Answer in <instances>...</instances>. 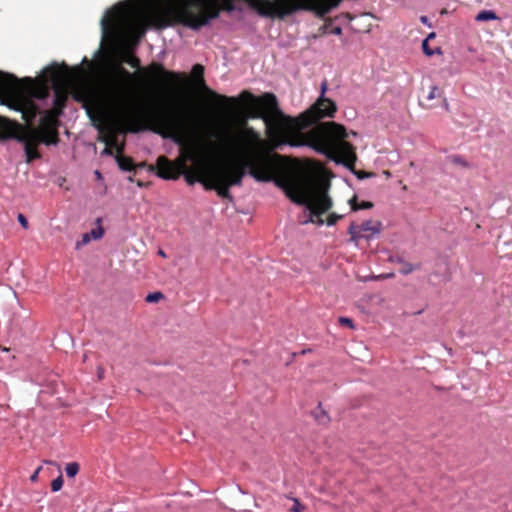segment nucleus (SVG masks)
<instances>
[{
  "label": "nucleus",
  "instance_id": "obj_11",
  "mask_svg": "<svg viewBox=\"0 0 512 512\" xmlns=\"http://www.w3.org/2000/svg\"><path fill=\"white\" fill-rule=\"evenodd\" d=\"M123 151H124V147L121 146L118 149V154L115 155V159L117 161L119 168L123 171L135 170V164L133 162V159L131 157L124 156Z\"/></svg>",
  "mask_w": 512,
  "mask_h": 512
},
{
  "label": "nucleus",
  "instance_id": "obj_35",
  "mask_svg": "<svg viewBox=\"0 0 512 512\" xmlns=\"http://www.w3.org/2000/svg\"><path fill=\"white\" fill-rule=\"evenodd\" d=\"M332 33L335 35H340L342 33V29L339 26H336L332 29Z\"/></svg>",
  "mask_w": 512,
  "mask_h": 512
},
{
  "label": "nucleus",
  "instance_id": "obj_6",
  "mask_svg": "<svg viewBox=\"0 0 512 512\" xmlns=\"http://www.w3.org/2000/svg\"><path fill=\"white\" fill-rule=\"evenodd\" d=\"M27 124V126L22 127L17 122H14L12 125L13 136L10 139H16L24 144L26 161L30 163L41 157L37 147L40 143H44V140L40 137L39 131L32 123Z\"/></svg>",
  "mask_w": 512,
  "mask_h": 512
},
{
  "label": "nucleus",
  "instance_id": "obj_13",
  "mask_svg": "<svg viewBox=\"0 0 512 512\" xmlns=\"http://www.w3.org/2000/svg\"><path fill=\"white\" fill-rule=\"evenodd\" d=\"M349 203L351 205V209L353 211L363 210V209H370L373 207V203L369 201H362L360 204L357 203V197L354 196L349 200Z\"/></svg>",
  "mask_w": 512,
  "mask_h": 512
},
{
  "label": "nucleus",
  "instance_id": "obj_24",
  "mask_svg": "<svg viewBox=\"0 0 512 512\" xmlns=\"http://www.w3.org/2000/svg\"><path fill=\"white\" fill-rule=\"evenodd\" d=\"M343 216L342 215H338L336 213H331L329 214L327 220H326V224L328 226H332L334 224H336V222L341 219Z\"/></svg>",
  "mask_w": 512,
  "mask_h": 512
},
{
  "label": "nucleus",
  "instance_id": "obj_8",
  "mask_svg": "<svg viewBox=\"0 0 512 512\" xmlns=\"http://www.w3.org/2000/svg\"><path fill=\"white\" fill-rule=\"evenodd\" d=\"M60 114L52 110H46L43 116L40 118V125L36 127L39 131L40 137L44 140L46 145L57 144L59 141L57 131V118Z\"/></svg>",
  "mask_w": 512,
  "mask_h": 512
},
{
  "label": "nucleus",
  "instance_id": "obj_32",
  "mask_svg": "<svg viewBox=\"0 0 512 512\" xmlns=\"http://www.w3.org/2000/svg\"><path fill=\"white\" fill-rule=\"evenodd\" d=\"M105 370L102 366L97 367V376L99 380H102L104 378Z\"/></svg>",
  "mask_w": 512,
  "mask_h": 512
},
{
  "label": "nucleus",
  "instance_id": "obj_10",
  "mask_svg": "<svg viewBox=\"0 0 512 512\" xmlns=\"http://www.w3.org/2000/svg\"><path fill=\"white\" fill-rule=\"evenodd\" d=\"M141 73L171 85H178L186 81V76L184 74L169 71L158 62H152L148 67L142 69Z\"/></svg>",
  "mask_w": 512,
  "mask_h": 512
},
{
  "label": "nucleus",
  "instance_id": "obj_37",
  "mask_svg": "<svg viewBox=\"0 0 512 512\" xmlns=\"http://www.w3.org/2000/svg\"><path fill=\"white\" fill-rule=\"evenodd\" d=\"M158 255L163 257V258H166V253L162 249L158 250Z\"/></svg>",
  "mask_w": 512,
  "mask_h": 512
},
{
  "label": "nucleus",
  "instance_id": "obj_9",
  "mask_svg": "<svg viewBox=\"0 0 512 512\" xmlns=\"http://www.w3.org/2000/svg\"><path fill=\"white\" fill-rule=\"evenodd\" d=\"M381 230V222L367 220L361 225H357L355 222H352L348 228V234L350 235V241L357 246L360 239H372L379 235Z\"/></svg>",
  "mask_w": 512,
  "mask_h": 512
},
{
  "label": "nucleus",
  "instance_id": "obj_39",
  "mask_svg": "<svg viewBox=\"0 0 512 512\" xmlns=\"http://www.w3.org/2000/svg\"><path fill=\"white\" fill-rule=\"evenodd\" d=\"M443 102H444V107H445V109H446V110H448V109H449V104H448V102L446 101V99H443Z\"/></svg>",
  "mask_w": 512,
  "mask_h": 512
},
{
  "label": "nucleus",
  "instance_id": "obj_14",
  "mask_svg": "<svg viewBox=\"0 0 512 512\" xmlns=\"http://www.w3.org/2000/svg\"><path fill=\"white\" fill-rule=\"evenodd\" d=\"M475 19L479 22L495 20L497 19V15L491 10H482L476 15Z\"/></svg>",
  "mask_w": 512,
  "mask_h": 512
},
{
  "label": "nucleus",
  "instance_id": "obj_2",
  "mask_svg": "<svg viewBox=\"0 0 512 512\" xmlns=\"http://www.w3.org/2000/svg\"><path fill=\"white\" fill-rule=\"evenodd\" d=\"M325 91L324 82L320 98L298 117L285 115L279 108L276 96L270 92L255 96L249 91H243L240 98L249 110L250 118H260L264 121L271 149H278L284 145L308 146L324 154L328 159L353 170L357 156L353 145L346 141L348 133L343 125L324 122L306 133L303 132L305 128L322 118L334 117L337 111L336 104L324 97Z\"/></svg>",
  "mask_w": 512,
  "mask_h": 512
},
{
  "label": "nucleus",
  "instance_id": "obj_21",
  "mask_svg": "<svg viewBox=\"0 0 512 512\" xmlns=\"http://www.w3.org/2000/svg\"><path fill=\"white\" fill-rule=\"evenodd\" d=\"M163 298H164V295L162 292H153V293H149L146 296L145 301L148 303H156Z\"/></svg>",
  "mask_w": 512,
  "mask_h": 512
},
{
  "label": "nucleus",
  "instance_id": "obj_27",
  "mask_svg": "<svg viewBox=\"0 0 512 512\" xmlns=\"http://www.w3.org/2000/svg\"><path fill=\"white\" fill-rule=\"evenodd\" d=\"M359 179H365L372 176L371 173L365 171H355V167L351 170Z\"/></svg>",
  "mask_w": 512,
  "mask_h": 512
},
{
  "label": "nucleus",
  "instance_id": "obj_3",
  "mask_svg": "<svg viewBox=\"0 0 512 512\" xmlns=\"http://www.w3.org/2000/svg\"><path fill=\"white\" fill-rule=\"evenodd\" d=\"M135 73L129 72L120 63L111 64L104 72L98 90L84 97L83 108L94 127L98 130V140L111 144L113 152L124 144H118L117 134L122 132L139 133L151 130L169 121L173 112V102L179 95L173 94L169 101H161L150 107L131 105L132 80Z\"/></svg>",
  "mask_w": 512,
  "mask_h": 512
},
{
  "label": "nucleus",
  "instance_id": "obj_16",
  "mask_svg": "<svg viewBox=\"0 0 512 512\" xmlns=\"http://www.w3.org/2000/svg\"><path fill=\"white\" fill-rule=\"evenodd\" d=\"M80 470V465L77 462L68 463L65 467L66 475L70 478L75 477Z\"/></svg>",
  "mask_w": 512,
  "mask_h": 512
},
{
  "label": "nucleus",
  "instance_id": "obj_23",
  "mask_svg": "<svg viewBox=\"0 0 512 512\" xmlns=\"http://www.w3.org/2000/svg\"><path fill=\"white\" fill-rule=\"evenodd\" d=\"M63 486V477L59 475L56 479H54L51 483V490L53 492L59 491Z\"/></svg>",
  "mask_w": 512,
  "mask_h": 512
},
{
  "label": "nucleus",
  "instance_id": "obj_19",
  "mask_svg": "<svg viewBox=\"0 0 512 512\" xmlns=\"http://www.w3.org/2000/svg\"><path fill=\"white\" fill-rule=\"evenodd\" d=\"M420 265H413L409 262H402V267L400 268L399 272L403 275H408L412 273L414 270L419 269Z\"/></svg>",
  "mask_w": 512,
  "mask_h": 512
},
{
  "label": "nucleus",
  "instance_id": "obj_7",
  "mask_svg": "<svg viewBox=\"0 0 512 512\" xmlns=\"http://www.w3.org/2000/svg\"><path fill=\"white\" fill-rule=\"evenodd\" d=\"M191 73L195 80V85L214 101L219 108L226 109L228 108L227 104L235 105L237 103L236 98L218 94L206 85L204 80V67L201 64L194 65Z\"/></svg>",
  "mask_w": 512,
  "mask_h": 512
},
{
  "label": "nucleus",
  "instance_id": "obj_22",
  "mask_svg": "<svg viewBox=\"0 0 512 512\" xmlns=\"http://www.w3.org/2000/svg\"><path fill=\"white\" fill-rule=\"evenodd\" d=\"M293 501V506L290 508V512H304L306 507L297 499L289 497Z\"/></svg>",
  "mask_w": 512,
  "mask_h": 512
},
{
  "label": "nucleus",
  "instance_id": "obj_31",
  "mask_svg": "<svg viewBox=\"0 0 512 512\" xmlns=\"http://www.w3.org/2000/svg\"><path fill=\"white\" fill-rule=\"evenodd\" d=\"M318 409L320 410V413H319V414H318V413H316V414H315V417H316V419H317L318 421H322V418H327V419H329V418H328V416H327V414H326V412H325L324 410H322V408H321V404H319Z\"/></svg>",
  "mask_w": 512,
  "mask_h": 512
},
{
  "label": "nucleus",
  "instance_id": "obj_17",
  "mask_svg": "<svg viewBox=\"0 0 512 512\" xmlns=\"http://www.w3.org/2000/svg\"><path fill=\"white\" fill-rule=\"evenodd\" d=\"M422 49H423V52L425 55L427 56H432L434 54H441L442 51H441V48L437 47L435 48L434 50L431 49L428 45V39H424L423 42H422Z\"/></svg>",
  "mask_w": 512,
  "mask_h": 512
},
{
  "label": "nucleus",
  "instance_id": "obj_33",
  "mask_svg": "<svg viewBox=\"0 0 512 512\" xmlns=\"http://www.w3.org/2000/svg\"><path fill=\"white\" fill-rule=\"evenodd\" d=\"M90 240H91L90 234L85 233V234H83V236H82L81 244H82V245H86V244H88V243L90 242Z\"/></svg>",
  "mask_w": 512,
  "mask_h": 512
},
{
  "label": "nucleus",
  "instance_id": "obj_18",
  "mask_svg": "<svg viewBox=\"0 0 512 512\" xmlns=\"http://www.w3.org/2000/svg\"><path fill=\"white\" fill-rule=\"evenodd\" d=\"M447 159L453 165L461 166L463 168H467L469 166L465 159L459 155H452L449 156Z\"/></svg>",
  "mask_w": 512,
  "mask_h": 512
},
{
  "label": "nucleus",
  "instance_id": "obj_26",
  "mask_svg": "<svg viewBox=\"0 0 512 512\" xmlns=\"http://www.w3.org/2000/svg\"><path fill=\"white\" fill-rule=\"evenodd\" d=\"M339 323L342 325V326H346L350 329H354V323H353V320L351 318H348V317H340L339 318Z\"/></svg>",
  "mask_w": 512,
  "mask_h": 512
},
{
  "label": "nucleus",
  "instance_id": "obj_34",
  "mask_svg": "<svg viewBox=\"0 0 512 512\" xmlns=\"http://www.w3.org/2000/svg\"><path fill=\"white\" fill-rule=\"evenodd\" d=\"M41 469H42V467H38V468L35 470V472L30 476V480H31L32 482H35V481L37 480V478H38V474H39V472L41 471Z\"/></svg>",
  "mask_w": 512,
  "mask_h": 512
},
{
  "label": "nucleus",
  "instance_id": "obj_15",
  "mask_svg": "<svg viewBox=\"0 0 512 512\" xmlns=\"http://www.w3.org/2000/svg\"><path fill=\"white\" fill-rule=\"evenodd\" d=\"M101 219L98 218L97 219V227L93 228L88 234H90V237L91 239H94V240H99L103 237L104 235V229L103 227L101 226Z\"/></svg>",
  "mask_w": 512,
  "mask_h": 512
},
{
  "label": "nucleus",
  "instance_id": "obj_41",
  "mask_svg": "<svg viewBox=\"0 0 512 512\" xmlns=\"http://www.w3.org/2000/svg\"><path fill=\"white\" fill-rule=\"evenodd\" d=\"M421 20H422V22L425 23L427 21V17L423 16V17H421Z\"/></svg>",
  "mask_w": 512,
  "mask_h": 512
},
{
  "label": "nucleus",
  "instance_id": "obj_29",
  "mask_svg": "<svg viewBox=\"0 0 512 512\" xmlns=\"http://www.w3.org/2000/svg\"><path fill=\"white\" fill-rule=\"evenodd\" d=\"M102 154L103 155H107V156H115L116 155L113 152V150L111 149V144L110 143H107V146L105 145V148L103 149Z\"/></svg>",
  "mask_w": 512,
  "mask_h": 512
},
{
  "label": "nucleus",
  "instance_id": "obj_12",
  "mask_svg": "<svg viewBox=\"0 0 512 512\" xmlns=\"http://www.w3.org/2000/svg\"><path fill=\"white\" fill-rule=\"evenodd\" d=\"M13 121L6 117L0 116V139L6 140L13 136L12 125Z\"/></svg>",
  "mask_w": 512,
  "mask_h": 512
},
{
  "label": "nucleus",
  "instance_id": "obj_25",
  "mask_svg": "<svg viewBox=\"0 0 512 512\" xmlns=\"http://www.w3.org/2000/svg\"><path fill=\"white\" fill-rule=\"evenodd\" d=\"M126 63L131 65V67L139 69L140 68V60L137 57L129 56L126 60Z\"/></svg>",
  "mask_w": 512,
  "mask_h": 512
},
{
  "label": "nucleus",
  "instance_id": "obj_20",
  "mask_svg": "<svg viewBox=\"0 0 512 512\" xmlns=\"http://www.w3.org/2000/svg\"><path fill=\"white\" fill-rule=\"evenodd\" d=\"M442 97V91L437 86H431L430 91L427 95L428 100L438 99Z\"/></svg>",
  "mask_w": 512,
  "mask_h": 512
},
{
  "label": "nucleus",
  "instance_id": "obj_40",
  "mask_svg": "<svg viewBox=\"0 0 512 512\" xmlns=\"http://www.w3.org/2000/svg\"><path fill=\"white\" fill-rule=\"evenodd\" d=\"M96 177L101 178V173L99 171H95Z\"/></svg>",
  "mask_w": 512,
  "mask_h": 512
},
{
  "label": "nucleus",
  "instance_id": "obj_36",
  "mask_svg": "<svg viewBox=\"0 0 512 512\" xmlns=\"http://www.w3.org/2000/svg\"><path fill=\"white\" fill-rule=\"evenodd\" d=\"M151 165H147L145 162H142V163H139L137 165H135V169L136 168H144V167H147L149 168ZM156 167V164L154 165ZM149 171H151L150 169H148Z\"/></svg>",
  "mask_w": 512,
  "mask_h": 512
},
{
  "label": "nucleus",
  "instance_id": "obj_1",
  "mask_svg": "<svg viewBox=\"0 0 512 512\" xmlns=\"http://www.w3.org/2000/svg\"><path fill=\"white\" fill-rule=\"evenodd\" d=\"M217 144L223 152L237 159L210 166L207 190H215L220 197L232 200L230 187L240 186L248 172L258 182H274L291 201L305 206L309 218L303 223H325L322 215L333 205L328 194L330 181L323 177L288 174L283 166L284 157L264 152L266 142L246 119L223 126L217 134Z\"/></svg>",
  "mask_w": 512,
  "mask_h": 512
},
{
  "label": "nucleus",
  "instance_id": "obj_28",
  "mask_svg": "<svg viewBox=\"0 0 512 512\" xmlns=\"http://www.w3.org/2000/svg\"><path fill=\"white\" fill-rule=\"evenodd\" d=\"M18 222L21 224V226L24 228V229H28L29 227V224H28V220L26 219V217L23 215V214H18Z\"/></svg>",
  "mask_w": 512,
  "mask_h": 512
},
{
  "label": "nucleus",
  "instance_id": "obj_42",
  "mask_svg": "<svg viewBox=\"0 0 512 512\" xmlns=\"http://www.w3.org/2000/svg\"><path fill=\"white\" fill-rule=\"evenodd\" d=\"M137 185H138V186H140V187H142V186H143V183H142L141 181H138V182H137Z\"/></svg>",
  "mask_w": 512,
  "mask_h": 512
},
{
  "label": "nucleus",
  "instance_id": "obj_5",
  "mask_svg": "<svg viewBox=\"0 0 512 512\" xmlns=\"http://www.w3.org/2000/svg\"><path fill=\"white\" fill-rule=\"evenodd\" d=\"M70 78L71 71L65 63L47 67L42 79H32L30 77L18 79L13 74L0 71L1 103L20 112L26 123H33L41 113L34 99H46L52 86L54 88V99L51 110L61 115L68 99V94L63 86Z\"/></svg>",
  "mask_w": 512,
  "mask_h": 512
},
{
  "label": "nucleus",
  "instance_id": "obj_4",
  "mask_svg": "<svg viewBox=\"0 0 512 512\" xmlns=\"http://www.w3.org/2000/svg\"><path fill=\"white\" fill-rule=\"evenodd\" d=\"M156 133L164 138H171L180 146V155L175 161L166 156H159L156 167L150 166L151 172L165 180H177L181 175L189 185L199 182L204 185L210 179V166L203 157L197 136L196 114L188 101L178 97L173 102V112L169 121L157 127Z\"/></svg>",
  "mask_w": 512,
  "mask_h": 512
},
{
  "label": "nucleus",
  "instance_id": "obj_38",
  "mask_svg": "<svg viewBox=\"0 0 512 512\" xmlns=\"http://www.w3.org/2000/svg\"><path fill=\"white\" fill-rule=\"evenodd\" d=\"M434 37H435V33H434V32H432V33H430V34L428 35V37H427L426 39H428V41H429L430 39H433Z\"/></svg>",
  "mask_w": 512,
  "mask_h": 512
},
{
  "label": "nucleus",
  "instance_id": "obj_30",
  "mask_svg": "<svg viewBox=\"0 0 512 512\" xmlns=\"http://www.w3.org/2000/svg\"><path fill=\"white\" fill-rule=\"evenodd\" d=\"M318 409L320 410V413H319V414H318V413H316V414H315V417H316V419H317L318 421H322V418H327V419H329V418H328V416H327V414H326V412H325L324 410H322V408H321V404H319Z\"/></svg>",
  "mask_w": 512,
  "mask_h": 512
}]
</instances>
